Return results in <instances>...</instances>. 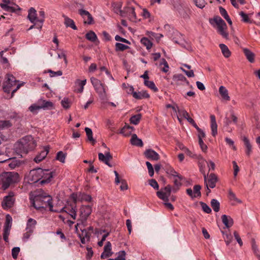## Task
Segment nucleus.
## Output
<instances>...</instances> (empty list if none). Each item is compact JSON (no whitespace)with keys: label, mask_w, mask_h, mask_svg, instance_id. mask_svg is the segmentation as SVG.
<instances>
[{"label":"nucleus","mask_w":260,"mask_h":260,"mask_svg":"<svg viewBox=\"0 0 260 260\" xmlns=\"http://www.w3.org/2000/svg\"><path fill=\"white\" fill-rule=\"evenodd\" d=\"M24 82L17 80L15 77L12 74H7L3 82V89L5 92L11 94L9 98H12L14 93L24 84Z\"/></svg>","instance_id":"obj_1"},{"label":"nucleus","mask_w":260,"mask_h":260,"mask_svg":"<svg viewBox=\"0 0 260 260\" xmlns=\"http://www.w3.org/2000/svg\"><path fill=\"white\" fill-rule=\"evenodd\" d=\"M52 201V197L49 195L37 196L31 201V205L37 209L48 207L50 211L54 212H59L58 209H53Z\"/></svg>","instance_id":"obj_2"},{"label":"nucleus","mask_w":260,"mask_h":260,"mask_svg":"<svg viewBox=\"0 0 260 260\" xmlns=\"http://www.w3.org/2000/svg\"><path fill=\"white\" fill-rule=\"evenodd\" d=\"M19 180V174L16 172H5L0 175V184L4 190Z\"/></svg>","instance_id":"obj_3"},{"label":"nucleus","mask_w":260,"mask_h":260,"mask_svg":"<svg viewBox=\"0 0 260 260\" xmlns=\"http://www.w3.org/2000/svg\"><path fill=\"white\" fill-rule=\"evenodd\" d=\"M37 142L31 136H26L20 140L17 148L22 152L27 153L36 148Z\"/></svg>","instance_id":"obj_4"},{"label":"nucleus","mask_w":260,"mask_h":260,"mask_svg":"<svg viewBox=\"0 0 260 260\" xmlns=\"http://www.w3.org/2000/svg\"><path fill=\"white\" fill-rule=\"evenodd\" d=\"M92 207L90 205H82L79 209V218L78 220L80 222L77 223L75 225L76 231L78 230V225L80 223L84 224L88 218L92 213Z\"/></svg>","instance_id":"obj_5"},{"label":"nucleus","mask_w":260,"mask_h":260,"mask_svg":"<svg viewBox=\"0 0 260 260\" xmlns=\"http://www.w3.org/2000/svg\"><path fill=\"white\" fill-rule=\"evenodd\" d=\"M214 21L217 26V32L223 38L229 39V35L227 31V25L225 22L220 17H215L214 18Z\"/></svg>","instance_id":"obj_6"},{"label":"nucleus","mask_w":260,"mask_h":260,"mask_svg":"<svg viewBox=\"0 0 260 260\" xmlns=\"http://www.w3.org/2000/svg\"><path fill=\"white\" fill-rule=\"evenodd\" d=\"M43 173V169L40 168L31 170L27 175L28 181L31 183L37 182L42 179Z\"/></svg>","instance_id":"obj_7"},{"label":"nucleus","mask_w":260,"mask_h":260,"mask_svg":"<svg viewBox=\"0 0 260 260\" xmlns=\"http://www.w3.org/2000/svg\"><path fill=\"white\" fill-rule=\"evenodd\" d=\"M205 184L206 185L207 188V195L211 192L210 188H213L216 186V183L217 181V176L214 174L211 173L209 175V177H208V175L206 174L203 175Z\"/></svg>","instance_id":"obj_8"},{"label":"nucleus","mask_w":260,"mask_h":260,"mask_svg":"<svg viewBox=\"0 0 260 260\" xmlns=\"http://www.w3.org/2000/svg\"><path fill=\"white\" fill-rule=\"evenodd\" d=\"M91 82L95 90L99 94L100 97H105L106 96V89L105 86L104 84L94 77L90 78Z\"/></svg>","instance_id":"obj_9"},{"label":"nucleus","mask_w":260,"mask_h":260,"mask_svg":"<svg viewBox=\"0 0 260 260\" xmlns=\"http://www.w3.org/2000/svg\"><path fill=\"white\" fill-rule=\"evenodd\" d=\"M58 210L59 211L58 212H66L74 220L76 218L77 208L75 202L70 203L69 202H68L67 205L64 207Z\"/></svg>","instance_id":"obj_10"},{"label":"nucleus","mask_w":260,"mask_h":260,"mask_svg":"<svg viewBox=\"0 0 260 260\" xmlns=\"http://www.w3.org/2000/svg\"><path fill=\"white\" fill-rule=\"evenodd\" d=\"M14 196V193L11 191L4 198L2 202V206L4 209H9L13 207L15 200Z\"/></svg>","instance_id":"obj_11"},{"label":"nucleus","mask_w":260,"mask_h":260,"mask_svg":"<svg viewBox=\"0 0 260 260\" xmlns=\"http://www.w3.org/2000/svg\"><path fill=\"white\" fill-rule=\"evenodd\" d=\"M172 187L170 185H167L164 188L156 192L157 196L165 202L169 201V198L171 195Z\"/></svg>","instance_id":"obj_12"},{"label":"nucleus","mask_w":260,"mask_h":260,"mask_svg":"<svg viewBox=\"0 0 260 260\" xmlns=\"http://www.w3.org/2000/svg\"><path fill=\"white\" fill-rule=\"evenodd\" d=\"M79 14L84 19V23L91 24L93 22V18L91 15L87 11L83 9L79 10Z\"/></svg>","instance_id":"obj_13"},{"label":"nucleus","mask_w":260,"mask_h":260,"mask_svg":"<svg viewBox=\"0 0 260 260\" xmlns=\"http://www.w3.org/2000/svg\"><path fill=\"white\" fill-rule=\"evenodd\" d=\"M44 174L42 175V178L41 180V184L47 183L51 181V179L53 177V172L49 170H43Z\"/></svg>","instance_id":"obj_14"},{"label":"nucleus","mask_w":260,"mask_h":260,"mask_svg":"<svg viewBox=\"0 0 260 260\" xmlns=\"http://www.w3.org/2000/svg\"><path fill=\"white\" fill-rule=\"evenodd\" d=\"M111 244L109 241L106 243L104 246V251L101 255V258L105 259L112 255L113 253L111 251Z\"/></svg>","instance_id":"obj_15"},{"label":"nucleus","mask_w":260,"mask_h":260,"mask_svg":"<svg viewBox=\"0 0 260 260\" xmlns=\"http://www.w3.org/2000/svg\"><path fill=\"white\" fill-rule=\"evenodd\" d=\"M144 154L148 159L152 160H157L159 159V154L151 149L146 150L144 152Z\"/></svg>","instance_id":"obj_16"},{"label":"nucleus","mask_w":260,"mask_h":260,"mask_svg":"<svg viewBox=\"0 0 260 260\" xmlns=\"http://www.w3.org/2000/svg\"><path fill=\"white\" fill-rule=\"evenodd\" d=\"M98 155L100 161L104 162L110 167H112V165L109 163V161L112 158V156L109 152L105 153V155L102 153H99Z\"/></svg>","instance_id":"obj_17"},{"label":"nucleus","mask_w":260,"mask_h":260,"mask_svg":"<svg viewBox=\"0 0 260 260\" xmlns=\"http://www.w3.org/2000/svg\"><path fill=\"white\" fill-rule=\"evenodd\" d=\"M27 18L31 23L36 24V22H38L39 18L37 17V11L34 8L31 7L29 9Z\"/></svg>","instance_id":"obj_18"},{"label":"nucleus","mask_w":260,"mask_h":260,"mask_svg":"<svg viewBox=\"0 0 260 260\" xmlns=\"http://www.w3.org/2000/svg\"><path fill=\"white\" fill-rule=\"evenodd\" d=\"M114 173L115 175V183L118 184L120 182L121 184L120 185V189L121 190H127L128 189V185L126 181L124 179H122L121 180H119V174L117 171H114Z\"/></svg>","instance_id":"obj_19"},{"label":"nucleus","mask_w":260,"mask_h":260,"mask_svg":"<svg viewBox=\"0 0 260 260\" xmlns=\"http://www.w3.org/2000/svg\"><path fill=\"white\" fill-rule=\"evenodd\" d=\"M49 148L48 147H45L44 150L42 151L40 154L37 155L34 158V160L38 163L43 160L47 156L49 152Z\"/></svg>","instance_id":"obj_20"},{"label":"nucleus","mask_w":260,"mask_h":260,"mask_svg":"<svg viewBox=\"0 0 260 260\" xmlns=\"http://www.w3.org/2000/svg\"><path fill=\"white\" fill-rule=\"evenodd\" d=\"M242 140L244 142L245 147L246 148L245 153L246 154L249 156L252 152V145L249 139L245 136L242 137Z\"/></svg>","instance_id":"obj_21"},{"label":"nucleus","mask_w":260,"mask_h":260,"mask_svg":"<svg viewBox=\"0 0 260 260\" xmlns=\"http://www.w3.org/2000/svg\"><path fill=\"white\" fill-rule=\"evenodd\" d=\"M38 103L40 105L41 108L44 110L51 109L53 107V104L50 101L40 100Z\"/></svg>","instance_id":"obj_22"},{"label":"nucleus","mask_w":260,"mask_h":260,"mask_svg":"<svg viewBox=\"0 0 260 260\" xmlns=\"http://www.w3.org/2000/svg\"><path fill=\"white\" fill-rule=\"evenodd\" d=\"M211 119V128L212 135L215 137L217 134V125L216 121V118L214 115L210 116Z\"/></svg>","instance_id":"obj_23"},{"label":"nucleus","mask_w":260,"mask_h":260,"mask_svg":"<svg viewBox=\"0 0 260 260\" xmlns=\"http://www.w3.org/2000/svg\"><path fill=\"white\" fill-rule=\"evenodd\" d=\"M196 159H197L198 160V164L200 172L203 174V175L206 174L205 170V164L207 163V162L201 155H198L197 158H196Z\"/></svg>","instance_id":"obj_24"},{"label":"nucleus","mask_w":260,"mask_h":260,"mask_svg":"<svg viewBox=\"0 0 260 260\" xmlns=\"http://www.w3.org/2000/svg\"><path fill=\"white\" fill-rule=\"evenodd\" d=\"M221 219L223 223L227 228H229L233 225V219L230 216L223 215L221 216Z\"/></svg>","instance_id":"obj_25"},{"label":"nucleus","mask_w":260,"mask_h":260,"mask_svg":"<svg viewBox=\"0 0 260 260\" xmlns=\"http://www.w3.org/2000/svg\"><path fill=\"white\" fill-rule=\"evenodd\" d=\"M37 224V221L32 218H29L27 220L26 231L34 232Z\"/></svg>","instance_id":"obj_26"},{"label":"nucleus","mask_w":260,"mask_h":260,"mask_svg":"<svg viewBox=\"0 0 260 260\" xmlns=\"http://www.w3.org/2000/svg\"><path fill=\"white\" fill-rule=\"evenodd\" d=\"M63 17L64 18V23L67 27H71L74 30L77 29L73 20L65 15H63Z\"/></svg>","instance_id":"obj_27"},{"label":"nucleus","mask_w":260,"mask_h":260,"mask_svg":"<svg viewBox=\"0 0 260 260\" xmlns=\"http://www.w3.org/2000/svg\"><path fill=\"white\" fill-rule=\"evenodd\" d=\"M12 125L13 124L10 120H0V133L2 131H5L11 127Z\"/></svg>","instance_id":"obj_28"},{"label":"nucleus","mask_w":260,"mask_h":260,"mask_svg":"<svg viewBox=\"0 0 260 260\" xmlns=\"http://www.w3.org/2000/svg\"><path fill=\"white\" fill-rule=\"evenodd\" d=\"M125 11L128 15L129 19L134 21L136 19V14L135 12V8L133 7H127L125 8Z\"/></svg>","instance_id":"obj_29"},{"label":"nucleus","mask_w":260,"mask_h":260,"mask_svg":"<svg viewBox=\"0 0 260 260\" xmlns=\"http://www.w3.org/2000/svg\"><path fill=\"white\" fill-rule=\"evenodd\" d=\"M219 92L222 98L227 101L230 100V97L229 95L228 90L223 86H220L219 88Z\"/></svg>","instance_id":"obj_30"},{"label":"nucleus","mask_w":260,"mask_h":260,"mask_svg":"<svg viewBox=\"0 0 260 260\" xmlns=\"http://www.w3.org/2000/svg\"><path fill=\"white\" fill-rule=\"evenodd\" d=\"M79 236L82 244H85L90 239V235L86 230H82V234H79Z\"/></svg>","instance_id":"obj_31"},{"label":"nucleus","mask_w":260,"mask_h":260,"mask_svg":"<svg viewBox=\"0 0 260 260\" xmlns=\"http://www.w3.org/2000/svg\"><path fill=\"white\" fill-rule=\"evenodd\" d=\"M131 143L133 145L142 147L143 143L141 139L138 138L136 134H133L131 139Z\"/></svg>","instance_id":"obj_32"},{"label":"nucleus","mask_w":260,"mask_h":260,"mask_svg":"<svg viewBox=\"0 0 260 260\" xmlns=\"http://www.w3.org/2000/svg\"><path fill=\"white\" fill-rule=\"evenodd\" d=\"M133 97L136 99H143L149 98V94L146 91L142 90L138 92H133Z\"/></svg>","instance_id":"obj_33"},{"label":"nucleus","mask_w":260,"mask_h":260,"mask_svg":"<svg viewBox=\"0 0 260 260\" xmlns=\"http://www.w3.org/2000/svg\"><path fill=\"white\" fill-rule=\"evenodd\" d=\"M243 51L248 60L250 62H253L254 61V54L247 48H244Z\"/></svg>","instance_id":"obj_34"},{"label":"nucleus","mask_w":260,"mask_h":260,"mask_svg":"<svg viewBox=\"0 0 260 260\" xmlns=\"http://www.w3.org/2000/svg\"><path fill=\"white\" fill-rule=\"evenodd\" d=\"M219 47L221 50L222 53L225 58L229 57L231 55V52L229 49L225 44H219Z\"/></svg>","instance_id":"obj_35"},{"label":"nucleus","mask_w":260,"mask_h":260,"mask_svg":"<svg viewBox=\"0 0 260 260\" xmlns=\"http://www.w3.org/2000/svg\"><path fill=\"white\" fill-rule=\"evenodd\" d=\"M134 128L128 125H125V126L121 129L120 134L124 136H129L133 131Z\"/></svg>","instance_id":"obj_36"},{"label":"nucleus","mask_w":260,"mask_h":260,"mask_svg":"<svg viewBox=\"0 0 260 260\" xmlns=\"http://www.w3.org/2000/svg\"><path fill=\"white\" fill-rule=\"evenodd\" d=\"M141 43L146 47V49L149 50L152 46V43L146 37H143L141 39Z\"/></svg>","instance_id":"obj_37"},{"label":"nucleus","mask_w":260,"mask_h":260,"mask_svg":"<svg viewBox=\"0 0 260 260\" xmlns=\"http://www.w3.org/2000/svg\"><path fill=\"white\" fill-rule=\"evenodd\" d=\"M7 163L8 166L11 169H14L16 167H18L19 166V161L15 159H12L10 158V159L9 160H7L6 162Z\"/></svg>","instance_id":"obj_38"},{"label":"nucleus","mask_w":260,"mask_h":260,"mask_svg":"<svg viewBox=\"0 0 260 260\" xmlns=\"http://www.w3.org/2000/svg\"><path fill=\"white\" fill-rule=\"evenodd\" d=\"M85 37L87 40L88 41H90L92 42H94L96 41L98 39L97 36L95 35V34L93 31H89L88 32H87L86 35Z\"/></svg>","instance_id":"obj_39"},{"label":"nucleus","mask_w":260,"mask_h":260,"mask_svg":"<svg viewBox=\"0 0 260 260\" xmlns=\"http://www.w3.org/2000/svg\"><path fill=\"white\" fill-rule=\"evenodd\" d=\"M5 150L4 148H0V163L6 162L7 160L10 159L9 156L5 154Z\"/></svg>","instance_id":"obj_40"},{"label":"nucleus","mask_w":260,"mask_h":260,"mask_svg":"<svg viewBox=\"0 0 260 260\" xmlns=\"http://www.w3.org/2000/svg\"><path fill=\"white\" fill-rule=\"evenodd\" d=\"M144 83L145 86L152 90L153 91L156 92L158 91V88L155 86L153 81L145 80Z\"/></svg>","instance_id":"obj_41"},{"label":"nucleus","mask_w":260,"mask_h":260,"mask_svg":"<svg viewBox=\"0 0 260 260\" xmlns=\"http://www.w3.org/2000/svg\"><path fill=\"white\" fill-rule=\"evenodd\" d=\"M166 173L168 175L172 176L174 177L181 178V175H179L173 168L171 167H169L166 169Z\"/></svg>","instance_id":"obj_42"},{"label":"nucleus","mask_w":260,"mask_h":260,"mask_svg":"<svg viewBox=\"0 0 260 260\" xmlns=\"http://www.w3.org/2000/svg\"><path fill=\"white\" fill-rule=\"evenodd\" d=\"M85 131L86 132L88 140L89 141L92 142L93 144H94L95 143V140L92 137V132L91 129L89 127H85Z\"/></svg>","instance_id":"obj_43"},{"label":"nucleus","mask_w":260,"mask_h":260,"mask_svg":"<svg viewBox=\"0 0 260 260\" xmlns=\"http://www.w3.org/2000/svg\"><path fill=\"white\" fill-rule=\"evenodd\" d=\"M211 206L215 212H217L219 211L220 203L217 200L212 199L211 201Z\"/></svg>","instance_id":"obj_44"},{"label":"nucleus","mask_w":260,"mask_h":260,"mask_svg":"<svg viewBox=\"0 0 260 260\" xmlns=\"http://www.w3.org/2000/svg\"><path fill=\"white\" fill-rule=\"evenodd\" d=\"M141 117L142 116L140 114H138L132 116L129 119L131 123L135 125L138 124L141 119Z\"/></svg>","instance_id":"obj_45"},{"label":"nucleus","mask_w":260,"mask_h":260,"mask_svg":"<svg viewBox=\"0 0 260 260\" xmlns=\"http://www.w3.org/2000/svg\"><path fill=\"white\" fill-rule=\"evenodd\" d=\"M86 83V79L83 80H77L76 81V85L80 87V88L77 89L78 92L81 93L83 92V89H84V86L85 85Z\"/></svg>","instance_id":"obj_46"},{"label":"nucleus","mask_w":260,"mask_h":260,"mask_svg":"<svg viewBox=\"0 0 260 260\" xmlns=\"http://www.w3.org/2000/svg\"><path fill=\"white\" fill-rule=\"evenodd\" d=\"M129 46L120 43H116L115 44V50L116 51H122L128 49L129 48Z\"/></svg>","instance_id":"obj_47"},{"label":"nucleus","mask_w":260,"mask_h":260,"mask_svg":"<svg viewBox=\"0 0 260 260\" xmlns=\"http://www.w3.org/2000/svg\"><path fill=\"white\" fill-rule=\"evenodd\" d=\"M39 13L40 17L38 20V21L40 23V24H38L37 27V28L41 29L42 28L43 23L44 21L45 13L43 11H40Z\"/></svg>","instance_id":"obj_48"},{"label":"nucleus","mask_w":260,"mask_h":260,"mask_svg":"<svg viewBox=\"0 0 260 260\" xmlns=\"http://www.w3.org/2000/svg\"><path fill=\"white\" fill-rule=\"evenodd\" d=\"M182 180V177L181 175V178H175L174 180V183L176 188H174L173 189V191L174 192H176L179 188V187L181 186L182 183L181 180Z\"/></svg>","instance_id":"obj_49"},{"label":"nucleus","mask_w":260,"mask_h":260,"mask_svg":"<svg viewBox=\"0 0 260 260\" xmlns=\"http://www.w3.org/2000/svg\"><path fill=\"white\" fill-rule=\"evenodd\" d=\"M117 256L115 258H109L108 260H125L126 253L124 251H120L117 253Z\"/></svg>","instance_id":"obj_50"},{"label":"nucleus","mask_w":260,"mask_h":260,"mask_svg":"<svg viewBox=\"0 0 260 260\" xmlns=\"http://www.w3.org/2000/svg\"><path fill=\"white\" fill-rule=\"evenodd\" d=\"M229 198L231 201H233L238 203H241V201L239 200L236 197L235 194L231 190L229 191Z\"/></svg>","instance_id":"obj_51"},{"label":"nucleus","mask_w":260,"mask_h":260,"mask_svg":"<svg viewBox=\"0 0 260 260\" xmlns=\"http://www.w3.org/2000/svg\"><path fill=\"white\" fill-rule=\"evenodd\" d=\"M196 6L200 9L204 8L206 5V2L205 0H193Z\"/></svg>","instance_id":"obj_52"},{"label":"nucleus","mask_w":260,"mask_h":260,"mask_svg":"<svg viewBox=\"0 0 260 260\" xmlns=\"http://www.w3.org/2000/svg\"><path fill=\"white\" fill-rule=\"evenodd\" d=\"M40 109L41 106L38 103L32 104L29 107V110L32 113H37Z\"/></svg>","instance_id":"obj_53"},{"label":"nucleus","mask_w":260,"mask_h":260,"mask_svg":"<svg viewBox=\"0 0 260 260\" xmlns=\"http://www.w3.org/2000/svg\"><path fill=\"white\" fill-rule=\"evenodd\" d=\"M180 149L184 150L185 153L190 157H192L193 158H197V156H198V155H197V154H193L188 148H187L184 146L182 147V148L180 147Z\"/></svg>","instance_id":"obj_54"},{"label":"nucleus","mask_w":260,"mask_h":260,"mask_svg":"<svg viewBox=\"0 0 260 260\" xmlns=\"http://www.w3.org/2000/svg\"><path fill=\"white\" fill-rule=\"evenodd\" d=\"M61 106L65 109H69L71 106V102L68 98H63L61 102Z\"/></svg>","instance_id":"obj_55"},{"label":"nucleus","mask_w":260,"mask_h":260,"mask_svg":"<svg viewBox=\"0 0 260 260\" xmlns=\"http://www.w3.org/2000/svg\"><path fill=\"white\" fill-rule=\"evenodd\" d=\"M56 159L60 161L61 162H64L66 155L62 151H59L56 155Z\"/></svg>","instance_id":"obj_56"},{"label":"nucleus","mask_w":260,"mask_h":260,"mask_svg":"<svg viewBox=\"0 0 260 260\" xmlns=\"http://www.w3.org/2000/svg\"><path fill=\"white\" fill-rule=\"evenodd\" d=\"M201 189V186L200 185H195L193 186V192L194 194L196 195V197H200L201 196V193L200 190Z\"/></svg>","instance_id":"obj_57"},{"label":"nucleus","mask_w":260,"mask_h":260,"mask_svg":"<svg viewBox=\"0 0 260 260\" xmlns=\"http://www.w3.org/2000/svg\"><path fill=\"white\" fill-rule=\"evenodd\" d=\"M200 204L204 212L208 214L210 213L211 212L212 210L210 207L207 204L203 202H201Z\"/></svg>","instance_id":"obj_58"},{"label":"nucleus","mask_w":260,"mask_h":260,"mask_svg":"<svg viewBox=\"0 0 260 260\" xmlns=\"http://www.w3.org/2000/svg\"><path fill=\"white\" fill-rule=\"evenodd\" d=\"M163 64L164 66V67L161 69V71L164 73H167L169 70V65L167 62V61L165 59L162 58L161 59V62L160 63V65Z\"/></svg>","instance_id":"obj_59"},{"label":"nucleus","mask_w":260,"mask_h":260,"mask_svg":"<svg viewBox=\"0 0 260 260\" xmlns=\"http://www.w3.org/2000/svg\"><path fill=\"white\" fill-rule=\"evenodd\" d=\"M20 250V248L18 247H14L12 249V255L14 259H16L17 258Z\"/></svg>","instance_id":"obj_60"},{"label":"nucleus","mask_w":260,"mask_h":260,"mask_svg":"<svg viewBox=\"0 0 260 260\" xmlns=\"http://www.w3.org/2000/svg\"><path fill=\"white\" fill-rule=\"evenodd\" d=\"M10 228L8 227H4V231L3 234V238L4 240L6 242L8 241V237L9 235V232H10Z\"/></svg>","instance_id":"obj_61"},{"label":"nucleus","mask_w":260,"mask_h":260,"mask_svg":"<svg viewBox=\"0 0 260 260\" xmlns=\"http://www.w3.org/2000/svg\"><path fill=\"white\" fill-rule=\"evenodd\" d=\"M146 165L147 167L148 173L150 176L152 177L154 175V170L152 165L149 161H146Z\"/></svg>","instance_id":"obj_62"},{"label":"nucleus","mask_w":260,"mask_h":260,"mask_svg":"<svg viewBox=\"0 0 260 260\" xmlns=\"http://www.w3.org/2000/svg\"><path fill=\"white\" fill-rule=\"evenodd\" d=\"M239 15L242 18V21L244 22H249L250 21V19L248 15L243 12V11L240 12Z\"/></svg>","instance_id":"obj_63"},{"label":"nucleus","mask_w":260,"mask_h":260,"mask_svg":"<svg viewBox=\"0 0 260 260\" xmlns=\"http://www.w3.org/2000/svg\"><path fill=\"white\" fill-rule=\"evenodd\" d=\"M225 141L226 144L231 146L234 150H236L237 149L236 147L234 145V142L232 139L226 137L225 138Z\"/></svg>","instance_id":"obj_64"}]
</instances>
